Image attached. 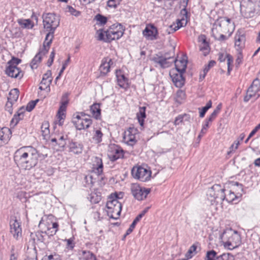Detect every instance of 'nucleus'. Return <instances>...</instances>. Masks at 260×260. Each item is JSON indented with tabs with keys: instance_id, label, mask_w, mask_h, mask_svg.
Instances as JSON below:
<instances>
[{
	"instance_id": "nucleus-1",
	"label": "nucleus",
	"mask_w": 260,
	"mask_h": 260,
	"mask_svg": "<svg viewBox=\"0 0 260 260\" xmlns=\"http://www.w3.org/2000/svg\"><path fill=\"white\" fill-rule=\"evenodd\" d=\"M39 157L38 150L31 146L22 147L14 154V160L17 167L26 171L30 170L37 165Z\"/></svg>"
},
{
	"instance_id": "nucleus-2",
	"label": "nucleus",
	"mask_w": 260,
	"mask_h": 260,
	"mask_svg": "<svg viewBox=\"0 0 260 260\" xmlns=\"http://www.w3.org/2000/svg\"><path fill=\"white\" fill-rule=\"evenodd\" d=\"M233 31L232 24L230 19L221 17L217 19L213 24L212 34L213 37L218 40L223 41L226 39L223 34H228Z\"/></svg>"
},
{
	"instance_id": "nucleus-3",
	"label": "nucleus",
	"mask_w": 260,
	"mask_h": 260,
	"mask_svg": "<svg viewBox=\"0 0 260 260\" xmlns=\"http://www.w3.org/2000/svg\"><path fill=\"white\" fill-rule=\"evenodd\" d=\"M220 239L224 246L230 250L237 248L241 243L240 235L236 231H224L220 235Z\"/></svg>"
},
{
	"instance_id": "nucleus-4",
	"label": "nucleus",
	"mask_w": 260,
	"mask_h": 260,
	"mask_svg": "<svg viewBox=\"0 0 260 260\" xmlns=\"http://www.w3.org/2000/svg\"><path fill=\"white\" fill-rule=\"evenodd\" d=\"M44 28L49 32L47 34L46 39L53 38V34L59 24V19L53 13H47L43 15Z\"/></svg>"
},
{
	"instance_id": "nucleus-5",
	"label": "nucleus",
	"mask_w": 260,
	"mask_h": 260,
	"mask_svg": "<svg viewBox=\"0 0 260 260\" xmlns=\"http://www.w3.org/2000/svg\"><path fill=\"white\" fill-rule=\"evenodd\" d=\"M230 190H225L224 191V197L221 199V201L225 200L229 203H232L237 200L241 195L242 185L238 182H231L229 183Z\"/></svg>"
},
{
	"instance_id": "nucleus-6",
	"label": "nucleus",
	"mask_w": 260,
	"mask_h": 260,
	"mask_svg": "<svg viewBox=\"0 0 260 260\" xmlns=\"http://www.w3.org/2000/svg\"><path fill=\"white\" fill-rule=\"evenodd\" d=\"M107 212L110 218L117 219L119 218L121 209L122 205L116 199H113L110 197L107 202Z\"/></svg>"
},
{
	"instance_id": "nucleus-7",
	"label": "nucleus",
	"mask_w": 260,
	"mask_h": 260,
	"mask_svg": "<svg viewBox=\"0 0 260 260\" xmlns=\"http://www.w3.org/2000/svg\"><path fill=\"white\" fill-rule=\"evenodd\" d=\"M72 122L78 130L86 129L92 124V120L89 117H86L83 112H77L73 115Z\"/></svg>"
},
{
	"instance_id": "nucleus-8",
	"label": "nucleus",
	"mask_w": 260,
	"mask_h": 260,
	"mask_svg": "<svg viewBox=\"0 0 260 260\" xmlns=\"http://www.w3.org/2000/svg\"><path fill=\"white\" fill-rule=\"evenodd\" d=\"M241 14L245 18H250L256 14V4L253 0H242L240 4Z\"/></svg>"
},
{
	"instance_id": "nucleus-9",
	"label": "nucleus",
	"mask_w": 260,
	"mask_h": 260,
	"mask_svg": "<svg viewBox=\"0 0 260 260\" xmlns=\"http://www.w3.org/2000/svg\"><path fill=\"white\" fill-rule=\"evenodd\" d=\"M132 175L135 179L146 182L150 179L151 172L142 166H135L132 170Z\"/></svg>"
},
{
	"instance_id": "nucleus-10",
	"label": "nucleus",
	"mask_w": 260,
	"mask_h": 260,
	"mask_svg": "<svg viewBox=\"0 0 260 260\" xmlns=\"http://www.w3.org/2000/svg\"><path fill=\"white\" fill-rule=\"evenodd\" d=\"M58 224L54 216L49 215L47 216L42 227V230L48 236L54 235L58 230Z\"/></svg>"
},
{
	"instance_id": "nucleus-11",
	"label": "nucleus",
	"mask_w": 260,
	"mask_h": 260,
	"mask_svg": "<svg viewBox=\"0 0 260 260\" xmlns=\"http://www.w3.org/2000/svg\"><path fill=\"white\" fill-rule=\"evenodd\" d=\"M107 40L110 42L114 40L119 39L124 33V29L120 24H113L105 31Z\"/></svg>"
},
{
	"instance_id": "nucleus-12",
	"label": "nucleus",
	"mask_w": 260,
	"mask_h": 260,
	"mask_svg": "<svg viewBox=\"0 0 260 260\" xmlns=\"http://www.w3.org/2000/svg\"><path fill=\"white\" fill-rule=\"evenodd\" d=\"M131 190L134 197L138 201H142L146 199L150 192V188L142 187L138 183L132 184Z\"/></svg>"
},
{
	"instance_id": "nucleus-13",
	"label": "nucleus",
	"mask_w": 260,
	"mask_h": 260,
	"mask_svg": "<svg viewBox=\"0 0 260 260\" xmlns=\"http://www.w3.org/2000/svg\"><path fill=\"white\" fill-rule=\"evenodd\" d=\"M174 55L169 56L168 53H166L164 56L159 54H155L152 58L151 60L155 63V67H159L161 68H167L170 67L173 61H170L169 60L171 59Z\"/></svg>"
},
{
	"instance_id": "nucleus-14",
	"label": "nucleus",
	"mask_w": 260,
	"mask_h": 260,
	"mask_svg": "<svg viewBox=\"0 0 260 260\" xmlns=\"http://www.w3.org/2000/svg\"><path fill=\"white\" fill-rule=\"evenodd\" d=\"M138 130L135 127H129L124 132L123 141L129 146H134L137 142Z\"/></svg>"
},
{
	"instance_id": "nucleus-15",
	"label": "nucleus",
	"mask_w": 260,
	"mask_h": 260,
	"mask_svg": "<svg viewBox=\"0 0 260 260\" xmlns=\"http://www.w3.org/2000/svg\"><path fill=\"white\" fill-rule=\"evenodd\" d=\"M225 189L221 188V186L218 184H215L212 187L208 189L207 193L208 197H210L211 201L212 202L216 199L221 200L224 196V191Z\"/></svg>"
},
{
	"instance_id": "nucleus-16",
	"label": "nucleus",
	"mask_w": 260,
	"mask_h": 260,
	"mask_svg": "<svg viewBox=\"0 0 260 260\" xmlns=\"http://www.w3.org/2000/svg\"><path fill=\"white\" fill-rule=\"evenodd\" d=\"M10 226V232L13 235V237L17 240L20 239L22 237L21 222L16 217H14L11 219Z\"/></svg>"
},
{
	"instance_id": "nucleus-17",
	"label": "nucleus",
	"mask_w": 260,
	"mask_h": 260,
	"mask_svg": "<svg viewBox=\"0 0 260 260\" xmlns=\"http://www.w3.org/2000/svg\"><path fill=\"white\" fill-rule=\"evenodd\" d=\"M108 156L111 161H115L123 157V151L117 145H111L108 149Z\"/></svg>"
},
{
	"instance_id": "nucleus-18",
	"label": "nucleus",
	"mask_w": 260,
	"mask_h": 260,
	"mask_svg": "<svg viewBox=\"0 0 260 260\" xmlns=\"http://www.w3.org/2000/svg\"><path fill=\"white\" fill-rule=\"evenodd\" d=\"M143 36L148 40H155L157 38L158 30L152 24L147 25L143 31Z\"/></svg>"
},
{
	"instance_id": "nucleus-19",
	"label": "nucleus",
	"mask_w": 260,
	"mask_h": 260,
	"mask_svg": "<svg viewBox=\"0 0 260 260\" xmlns=\"http://www.w3.org/2000/svg\"><path fill=\"white\" fill-rule=\"evenodd\" d=\"M67 148L69 153L74 155H79L82 153L84 146L81 143L72 140L69 142Z\"/></svg>"
},
{
	"instance_id": "nucleus-20",
	"label": "nucleus",
	"mask_w": 260,
	"mask_h": 260,
	"mask_svg": "<svg viewBox=\"0 0 260 260\" xmlns=\"http://www.w3.org/2000/svg\"><path fill=\"white\" fill-rule=\"evenodd\" d=\"M92 171L98 175L103 172V164L101 158L95 156L92 159Z\"/></svg>"
},
{
	"instance_id": "nucleus-21",
	"label": "nucleus",
	"mask_w": 260,
	"mask_h": 260,
	"mask_svg": "<svg viewBox=\"0 0 260 260\" xmlns=\"http://www.w3.org/2000/svg\"><path fill=\"white\" fill-rule=\"evenodd\" d=\"M183 73H175L174 70H172L170 75L175 85L177 87H181L185 82V79L183 77Z\"/></svg>"
},
{
	"instance_id": "nucleus-22",
	"label": "nucleus",
	"mask_w": 260,
	"mask_h": 260,
	"mask_svg": "<svg viewBox=\"0 0 260 260\" xmlns=\"http://www.w3.org/2000/svg\"><path fill=\"white\" fill-rule=\"evenodd\" d=\"M6 73L9 76L15 78H21L23 74L21 70L17 67L12 65H9L6 70Z\"/></svg>"
},
{
	"instance_id": "nucleus-23",
	"label": "nucleus",
	"mask_w": 260,
	"mask_h": 260,
	"mask_svg": "<svg viewBox=\"0 0 260 260\" xmlns=\"http://www.w3.org/2000/svg\"><path fill=\"white\" fill-rule=\"evenodd\" d=\"M52 80L51 72L50 70H48L43 75L39 89L44 90L48 88V90H50V85L51 83Z\"/></svg>"
},
{
	"instance_id": "nucleus-24",
	"label": "nucleus",
	"mask_w": 260,
	"mask_h": 260,
	"mask_svg": "<svg viewBox=\"0 0 260 260\" xmlns=\"http://www.w3.org/2000/svg\"><path fill=\"white\" fill-rule=\"evenodd\" d=\"M246 38L245 35L238 31L235 36V44L237 50H241L245 46Z\"/></svg>"
},
{
	"instance_id": "nucleus-25",
	"label": "nucleus",
	"mask_w": 260,
	"mask_h": 260,
	"mask_svg": "<svg viewBox=\"0 0 260 260\" xmlns=\"http://www.w3.org/2000/svg\"><path fill=\"white\" fill-rule=\"evenodd\" d=\"M259 96L260 89H258L251 85L247 90L246 94L244 98V101L245 102H248L252 98L257 99Z\"/></svg>"
},
{
	"instance_id": "nucleus-26",
	"label": "nucleus",
	"mask_w": 260,
	"mask_h": 260,
	"mask_svg": "<svg viewBox=\"0 0 260 260\" xmlns=\"http://www.w3.org/2000/svg\"><path fill=\"white\" fill-rule=\"evenodd\" d=\"M175 62L176 71L178 73H184L187 66V57L184 56L179 59L173 60Z\"/></svg>"
},
{
	"instance_id": "nucleus-27",
	"label": "nucleus",
	"mask_w": 260,
	"mask_h": 260,
	"mask_svg": "<svg viewBox=\"0 0 260 260\" xmlns=\"http://www.w3.org/2000/svg\"><path fill=\"white\" fill-rule=\"evenodd\" d=\"M116 74L118 85L121 88L127 89L129 86L128 79L125 77L121 71H117Z\"/></svg>"
},
{
	"instance_id": "nucleus-28",
	"label": "nucleus",
	"mask_w": 260,
	"mask_h": 260,
	"mask_svg": "<svg viewBox=\"0 0 260 260\" xmlns=\"http://www.w3.org/2000/svg\"><path fill=\"white\" fill-rule=\"evenodd\" d=\"M19 91L17 88H14L9 92L7 103V107L9 106L12 107L13 104L17 101L19 97Z\"/></svg>"
},
{
	"instance_id": "nucleus-29",
	"label": "nucleus",
	"mask_w": 260,
	"mask_h": 260,
	"mask_svg": "<svg viewBox=\"0 0 260 260\" xmlns=\"http://www.w3.org/2000/svg\"><path fill=\"white\" fill-rule=\"evenodd\" d=\"M113 64L112 59L110 58H105L100 67V70L103 74H106L110 71V68Z\"/></svg>"
},
{
	"instance_id": "nucleus-30",
	"label": "nucleus",
	"mask_w": 260,
	"mask_h": 260,
	"mask_svg": "<svg viewBox=\"0 0 260 260\" xmlns=\"http://www.w3.org/2000/svg\"><path fill=\"white\" fill-rule=\"evenodd\" d=\"M226 59L227 60V65H228V73L230 74L231 71L232 70V68L230 67V65L233 63V60L232 56L229 54H219V58L218 60L220 62H223Z\"/></svg>"
},
{
	"instance_id": "nucleus-31",
	"label": "nucleus",
	"mask_w": 260,
	"mask_h": 260,
	"mask_svg": "<svg viewBox=\"0 0 260 260\" xmlns=\"http://www.w3.org/2000/svg\"><path fill=\"white\" fill-rule=\"evenodd\" d=\"M52 38H49L48 39H46V37L45 38V41L43 43V46L42 48H41L37 54H40L41 55V57L43 55H45L48 52V50L50 48V45L52 41Z\"/></svg>"
},
{
	"instance_id": "nucleus-32",
	"label": "nucleus",
	"mask_w": 260,
	"mask_h": 260,
	"mask_svg": "<svg viewBox=\"0 0 260 260\" xmlns=\"http://www.w3.org/2000/svg\"><path fill=\"white\" fill-rule=\"evenodd\" d=\"M25 109L23 107L19 109L17 114H15L13 118L11 121V125L13 126L16 125L19 121L23 118Z\"/></svg>"
},
{
	"instance_id": "nucleus-33",
	"label": "nucleus",
	"mask_w": 260,
	"mask_h": 260,
	"mask_svg": "<svg viewBox=\"0 0 260 260\" xmlns=\"http://www.w3.org/2000/svg\"><path fill=\"white\" fill-rule=\"evenodd\" d=\"M67 105L60 104V106L57 112V117L59 119V125H61L63 123V120L66 117V112L67 109Z\"/></svg>"
},
{
	"instance_id": "nucleus-34",
	"label": "nucleus",
	"mask_w": 260,
	"mask_h": 260,
	"mask_svg": "<svg viewBox=\"0 0 260 260\" xmlns=\"http://www.w3.org/2000/svg\"><path fill=\"white\" fill-rule=\"evenodd\" d=\"M79 260H96L95 255L89 251H82L79 254Z\"/></svg>"
},
{
	"instance_id": "nucleus-35",
	"label": "nucleus",
	"mask_w": 260,
	"mask_h": 260,
	"mask_svg": "<svg viewBox=\"0 0 260 260\" xmlns=\"http://www.w3.org/2000/svg\"><path fill=\"white\" fill-rule=\"evenodd\" d=\"M146 107H141L139 108V112L137 114V117L139 123L141 126H143L144 119L146 118Z\"/></svg>"
},
{
	"instance_id": "nucleus-36",
	"label": "nucleus",
	"mask_w": 260,
	"mask_h": 260,
	"mask_svg": "<svg viewBox=\"0 0 260 260\" xmlns=\"http://www.w3.org/2000/svg\"><path fill=\"white\" fill-rule=\"evenodd\" d=\"M17 22L23 28L31 29L34 27L32 22L29 19H19L17 20Z\"/></svg>"
},
{
	"instance_id": "nucleus-37",
	"label": "nucleus",
	"mask_w": 260,
	"mask_h": 260,
	"mask_svg": "<svg viewBox=\"0 0 260 260\" xmlns=\"http://www.w3.org/2000/svg\"><path fill=\"white\" fill-rule=\"evenodd\" d=\"M90 111L93 116L95 119H98L101 115V109L100 105L98 104H93L90 107Z\"/></svg>"
},
{
	"instance_id": "nucleus-38",
	"label": "nucleus",
	"mask_w": 260,
	"mask_h": 260,
	"mask_svg": "<svg viewBox=\"0 0 260 260\" xmlns=\"http://www.w3.org/2000/svg\"><path fill=\"white\" fill-rule=\"evenodd\" d=\"M103 136V134L101 129H96L93 131L92 139L95 143H99L101 142Z\"/></svg>"
},
{
	"instance_id": "nucleus-39",
	"label": "nucleus",
	"mask_w": 260,
	"mask_h": 260,
	"mask_svg": "<svg viewBox=\"0 0 260 260\" xmlns=\"http://www.w3.org/2000/svg\"><path fill=\"white\" fill-rule=\"evenodd\" d=\"M41 132L42 136L46 139L50 134L49 124L47 121L44 122L41 126Z\"/></svg>"
},
{
	"instance_id": "nucleus-40",
	"label": "nucleus",
	"mask_w": 260,
	"mask_h": 260,
	"mask_svg": "<svg viewBox=\"0 0 260 260\" xmlns=\"http://www.w3.org/2000/svg\"><path fill=\"white\" fill-rule=\"evenodd\" d=\"M41 55L37 54L30 63V67L31 69H36L38 64L41 62Z\"/></svg>"
},
{
	"instance_id": "nucleus-41",
	"label": "nucleus",
	"mask_w": 260,
	"mask_h": 260,
	"mask_svg": "<svg viewBox=\"0 0 260 260\" xmlns=\"http://www.w3.org/2000/svg\"><path fill=\"white\" fill-rule=\"evenodd\" d=\"M10 130L7 128H3L0 129V141L6 143L9 140V136L5 135L6 132H9Z\"/></svg>"
},
{
	"instance_id": "nucleus-42",
	"label": "nucleus",
	"mask_w": 260,
	"mask_h": 260,
	"mask_svg": "<svg viewBox=\"0 0 260 260\" xmlns=\"http://www.w3.org/2000/svg\"><path fill=\"white\" fill-rule=\"evenodd\" d=\"M106 31H103V29H99L96 32V38L99 41H104L108 42L107 40V36L105 33Z\"/></svg>"
},
{
	"instance_id": "nucleus-43",
	"label": "nucleus",
	"mask_w": 260,
	"mask_h": 260,
	"mask_svg": "<svg viewBox=\"0 0 260 260\" xmlns=\"http://www.w3.org/2000/svg\"><path fill=\"white\" fill-rule=\"evenodd\" d=\"M95 19L96 20L98 24L100 25H103L107 22V17L99 14L95 16Z\"/></svg>"
},
{
	"instance_id": "nucleus-44",
	"label": "nucleus",
	"mask_w": 260,
	"mask_h": 260,
	"mask_svg": "<svg viewBox=\"0 0 260 260\" xmlns=\"http://www.w3.org/2000/svg\"><path fill=\"white\" fill-rule=\"evenodd\" d=\"M217 253L213 250L207 252L205 260H216Z\"/></svg>"
},
{
	"instance_id": "nucleus-45",
	"label": "nucleus",
	"mask_w": 260,
	"mask_h": 260,
	"mask_svg": "<svg viewBox=\"0 0 260 260\" xmlns=\"http://www.w3.org/2000/svg\"><path fill=\"white\" fill-rule=\"evenodd\" d=\"M200 50L202 52L204 56H206L210 51V47L209 44H200Z\"/></svg>"
},
{
	"instance_id": "nucleus-46",
	"label": "nucleus",
	"mask_w": 260,
	"mask_h": 260,
	"mask_svg": "<svg viewBox=\"0 0 260 260\" xmlns=\"http://www.w3.org/2000/svg\"><path fill=\"white\" fill-rule=\"evenodd\" d=\"M66 11L69 12L72 15L75 16H78L80 15L81 13L80 11L76 10L75 9L70 6H67L66 8Z\"/></svg>"
},
{
	"instance_id": "nucleus-47",
	"label": "nucleus",
	"mask_w": 260,
	"mask_h": 260,
	"mask_svg": "<svg viewBox=\"0 0 260 260\" xmlns=\"http://www.w3.org/2000/svg\"><path fill=\"white\" fill-rule=\"evenodd\" d=\"M179 29V26H175V24L170 25L165 29L166 34L169 35L172 34Z\"/></svg>"
},
{
	"instance_id": "nucleus-48",
	"label": "nucleus",
	"mask_w": 260,
	"mask_h": 260,
	"mask_svg": "<svg viewBox=\"0 0 260 260\" xmlns=\"http://www.w3.org/2000/svg\"><path fill=\"white\" fill-rule=\"evenodd\" d=\"M70 57H69L68 58V59L64 62V63L62 65V68L60 70L59 74H58V75L55 78V82H56L59 79L60 76L61 75V74H62V73L63 72L64 70H65L66 67L67 66L69 62L70 61Z\"/></svg>"
},
{
	"instance_id": "nucleus-49",
	"label": "nucleus",
	"mask_w": 260,
	"mask_h": 260,
	"mask_svg": "<svg viewBox=\"0 0 260 260\" xmlns=\"http://www.w3.org/2000/svg\"><path fill=\"white\" fill-rule=\"evenodd\" d=\"M240 143L239 142V140H236L234 143L231 146L230 149V152H228V154H230L231 153H232L233 152H235L236 150H237L238 148L239 145H240Z\"/></svg>"
},
{
	"instance_id": "nucleus-50",
	"label": "nucleus",
	"mask_w": 260,
	"mask_h": 260,
	"mask_svg": "<svg viewBox=\"0 0 260 260\" xmlns=\"http://www.w3.org/2000/svg\"><path fill=\"white\" fill-rule=\"evenodd\" d=\"M38 102V100H37L36 101H31L29 102L26 107V110H27L28 112H30L35 107L37 103Z\"/></svg>"
},
{
	"instance_id": "nucleus-51",
	"label": "nucleus",
	"mask_w": 260,
	"mask_h": 260,
	"mask_svg": "<svg viewBox=\"0 0 260 260\" xmlns=\"http://www.w3.org/2000/svg\"><path fill=\"white\" fill-rule=\"evenodd\" d=\"M122 0H108L107 5L111 8H115Z\"/></svg>"
},
{
	"instance_id": "nucleus-52",
	"label": "nucleus",
	"mask_w": 260,
	"mask_h": 260,
	"mask_svg": "<svg viewBox=\"0 0 260 260\" xmlns=\"http://www.w3.org/2000/svg\"><path fill=\"white\" fill-rule=\"evenodd\" d=\"M197 249V246L195 244H193L189 249L188 250L187 253L186 254V256L187 257V258H190L192 257V255L191 254L195 252Z\"/></svg>"
},
{
	"instance_id": "nucleus-53",
	"label": "nucleus",
	"mask_w": 260,
	"mask_h": 260,
	"mask_svg": "<svg viewBox=\"0 0 260 260\" xmlns=\"http://www.w3.org/2000/svg\"><path fill=\"white\" fill-rule=\"evenodd\" d=\"M66 144L65 139L63 136H60L57 139V145L60 148H63Z\"/></svg>"
},
{
	"instance_id": "nucleus-54",
	"label": "nucleus",
	"mask_w": 260,
	"mask_h": 260,
	"mask_svg": "<svg viewBox=\"0 0 260 260\" xmlns=\"http://www.w3.org/2000/svg\"><path fill=\"white\" fill-rule=\"evenodd\" d=\"M68 96L69 94L68 93H65L63 94L61 97L60 104L62 105H68L69 103V100H68Z\"/></svg>"
},
{
	"instance_id": "nucleus-55",
	"label": "nucleus",
	"mask_w": 260,
	"mask_h": 260,
	"mask_svg": "<svg viewBox=\"0 0 260 260\" xmlns=\"http://www.w3.org/2000/svg\"><path fill=\"white\" fill-rule=\"evenodd\" d=\"M260 129L259 127L257 125L255 127V128L251 131V132L249 135L248 138L245 140V143H247L249 140Z\"/></svg>"
},
{
	"instance_id": "nucleus-56",
	"label": "nucleus",
	"mask_w": 260,
	"mask_h": 260,
	"mask_svg": "<svg viewBox=\"0 0 260 260\" xmlns=\"http://www.w3.org/2000/svg\"><path fill=\"white\" fill-rule=\"evenodd\" d=\"M198 42L200 43V44H209L207 41L206 37L204 35H201L198 37Z\"/></svg>"
},
{
	"instance_id": "nucleus-57",
	"label": "nucleus",
	"mask_w": 260,
	"mask_h": 260,
	"mask_svg": "<svg viewBox=\"0 0 260 260\" xmlns=\"http://www.w3.org/2000/svg\"><path fill=\"white\" fill-rule=\"evenodd\" d=\"M238 53L237 54V57L236 60V63L238 65H239L242 61L243 59V55L241 52V50H237Z\"/></svg>"
},
{
	"instance_id": "nucleus-58",
	"label": "nucleus",
	"mask_w": 260,
	"mask_h": 260,
	"mask_svg": "<svg viewBox=\"0 0 260 260\" xmlns=\"http://www.w3.org/2000/svg\"><path fill=\"white\" fill-rule=\"evenodd\" d=\"M21 62V59L13 57L10 61L8 62L9 65L16 66Z\"/></svg>"
},
{
	"instance_id": "nucleus-59",
	"label": "nucleus",
	"mask_w": 260,
	"mask_h": 260,
	"mask_svg": "<svg viewBox=\"0 0 260 260\" xmlns=\"http://www.w3.org/2000/svg\"><path fill=\"white\" fill-rule=\"evenodd\" d=\"M216 63V62L214 60H211L208 63V65L206 66L203 69L205 72H208L211 68L214 67Z\"/></svg>"
},
{
	"instance_id": "nucleus-60",
	"label": "nucleus",
	"mask_w": 260,
	"mask_h": 260,
	"mask_svg": "<svg viewBox=\"0 0 260 260\" xmlns=\"http://www.w3.org/2000/svg\"><path fill=\"white\" fill-rule=\"evenodd\" d=\"M176 96L178 99L183 100L185 98V93L183 90H179L176 93Z\"/></svg>"
},
{
	"instance_id": "nucleus-61",
	"label": "nucleus",
	"mask_w": 260,
	"mask_h": 260,
	"mask_svg": "<svg viewBox=\"0 0 260 260\" xmlns=\"http://www.w3.org/2000/svg\"><path fill=\"white\" fill-rule=\"evenodd\" d=\"M184 115H180L177 116L174 121V124L175 125H178L182 122L183 119Z\"/></svg>"
},
{
	"instance_id": "nucleus-62",
	"label": "nucleus",
	"mask_w": 260,
	"mask_h": 260,
	"mask_svg": "<svg viewBox=\"0 0 260 260\" xmlns=\"http://www.w3.org/2000/svg\"><path fill=\"white\" fill-rule=\"evenodd\" d=\"M251 85L258 89H260V79L256 78L254 79Z\"/></svg>"
},
{
	"instance_id": "nucleus-63",
	"label": "nucleus",
	"mask_w": 260,
	"mask_h": 260,
	"mask_svg": "<svg viewBox=\"0 0 260 260\" xmlns=\"http://www.w3.org/2000/svg\"><path fill=\"white\" fill-rule=\"evenodd\" d=\"M200 111V117L203 118L204 117L206 112L208 110L205 106L203 107L202 109L199 108Z\"/></svg>"
},
{
	"instance_id": "nucleus-64",
	"label": "nucleus",
	"mask_w": 260,
	"mask_h": 260,
	"mask_svg": "<svg viewBox=\"0 0 260 260\" xmlns=\"http://www.w3.org/2000/svg\"><path fill=\"white\" fill-rule=\"evenodd\" d=\"M44 260H59V259L57 255H50L47 257L44 258Z\"/></svg>"
}]
</instances>
